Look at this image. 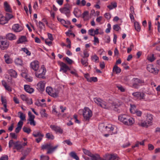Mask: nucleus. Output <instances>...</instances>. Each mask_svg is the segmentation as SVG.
Returning <instances> with one entry per match:
<instances>
[{
  "instance_id": "obj_11",
  "label": "nucleus",
  "mask_w": 160,
  "mask_h": 160,
  "mask_svg": "<svg viewBox=\"0 0 160 160\" xmlns=\"http://www.w3.org/2000/svg\"><path fill=\"white\" fill-rule=\"evenodd\" d=\"M128 116L126 114H122L118 116V120L124 124L126 121L128 120Z\"/></svg>"
},
{
  "instance_id": "obj_28",
  "label": "nucleus",
  "mask_w": 160,
  "mask_h": 160,
  "mask_svg": "<svg viewBox=\"0 0 160 160\" xmlns=\"http://www.w3.org/2000/svg\"><path fill=\"white\" fill-rule=\"evenodd\" d=\"M7 23L6 18L2 14H0V24H4Z\"/></svg>"
},
{
  "instance_id": "obj_51",
  "label": "nucleus",
  "mask_w": 160,
  "mask_h": 160,
  "mask_svg": "<svg viewBox=\"0 0 160 160\" xmlns=\"http://www.w3.org/2000/svg\"><path fill=\"white\" fill-rule=\"evenodd\" d=\"M52 112L54 114L57 115L58 116H59L60 115V113L57 112V111L56 110L55 108V107H54V108L53 107V109L52 110Z\"/></svg>"
},
{
  "instance_id": "obj_62",
  "label": "nucleus",
  "mask_w": 160,
  "mask_h": 160,
  "mask_svg": "<svg viewBox=\"0 0 160 160\" xmlns=\"http://www.w3.org/2000/svg\"><path fill=\"white\" fill-rule=\"evenodd\" d=\"M5 62L7 64L11 63L12 62V60L9 58L5 59Z\"/></svg>"
},
{
  "instance_id": "obj_57",
  "label": "nucleus",
  "mask_w": 160,
  "mask_h": 160,
  "mask_svg": "<svg viewBox=\"0 0 160 160\" xmlns=\"http://www.w3.org/2000/svg\"><path fill=\"white\" fill-rule=\"evenodd\" d=\"M20 97L22 100H29L28 98L24 94L21 95ZM29 100H32V99H31Z\"/></svg>"
},
{
  "instance_id": "obj_5",
  "label": "nucleus",
  "mask_w": 160,
  "mask_h": 160,
  "mask_svg": "<svg viewBox=\"0 0 160 160\" xmlns=\"http://www.w3.org/2000/svg\"><path fill=\"white\" fill-rule=\"evenodd\" d=\"M82 151L83 153L89 156L92 158H93V159H95L96 160H98L100 158V157L99 154H96L94 155L92 154L89 151L83 148Z\"/></svg>"
},
{
  "instance_id": "obj_31",
  "label": "nucleus",
  "mask_w": 160,
  "mask_h": 160,
  "mask_svg": "<svg viewBox=\"0 0 160 160\" xmlns=\"http://www.w3.org/2000/svg\"><path fill=\"white\" fill-rule=\"evenodd\" d=\"M134 25L135 29V30L138 32H139L141 30V27L139 23L138 22H135L134 23Z\"/></svg>"
},
{
  "instance_id": "obj_14",
  "label": "nucleus",
  "mask_w": 160,
  "mask_h": 160,
  "mask_svg": "<svg viewBox=\"0 0 160 160\" xmlns=\"http://www.w3.org/2000/svg\"><path fill=\"white\" fill-rule=\"evenodd\" d=\"M127 118L128 120L126 121V122L124 123L125 125L130 126L132 125L134 123V120L132 118L128 116Z\"/></svg>"
},
{
  "instance_id": "obj_15",
  "label": "nucleus",
  "mask_w": 160,
  "mask_h": 160,
  "mask_svg": "<svg viewBox=\"0 0 160 160\" xmlns=\"http://www.w3.org/2000/svg\"><path fill=\"white\" fill-rule=\"evenodd\" d=\"M41 148L42 150H47V153H50V143H45L42 145Z\"/></svg>"
},
{
  "instance_id": "obj_53",
  "label": "nucleus",
  "mask_w": 160,
  "mask_h": 160,
  "mask_svg": "<svg viewBox=\"0 0 160 160\" xmlns=\"http://www.w3.org/2000/svg\"><path fill=\"white\" fill-rule=\"evenodd\" d=\"M38 27L40 30H41L44 28V24L41 22H39L38 23Z\"/></svg>"
},
{
  "instance_id": "obj_32",
  "label": "nucleus",
  "mask_w": 160,
  "mask_h": 160,
  "mask_svg": "<svg viewBox=\"0 0 160 160\" xmlns=\"http://www.w3.org/2000/svg\"><path fill=\"white\" fill-rule=\"evenodd\" d=\"M76 4L77 5H80V6H84L86 4V2L85 0H82L80 3V0H77Z\"/></svg>"
},
{
  "instance_id": "obj_48",
  "label": "nucleus",
  "mask_w": 160,
  "mask_h": 160,
  "mask_svg": "<svg viewBox=\"0 0 160 160\" xmlns=\"http://www.w3.org/2000/svg\"><path fill=\"white\" fill-rule=\"evenodd\" d=\"M98 81V79L96 77H90L89 80L88 82H97Z\"/></svg>"
},
{
  "instance_id": "obj_26",
  "label": "nucleus",
  "mask_w": 160,
  "mask_h": 160,
  "mask_svg": "<svg viewBox=\"0 0 160 160\" xmlns=\"http://www.w3.org/2000/svg\"><path fill=\"white\" fill-rule=\"evenodd\" d=\"M138 125L144 127H147L148 126L150 125L149 124H148L147 122L145 121H143V120L141 121L138 123Z\"/></svg>"
},
{
  "instance_id": "obj_34",
  "label": "nucleus",
  "mask_w": 160,
  "mask_h": 160,
  "mask_svg": "<svg viewBox=\"0 0 160 160\" xmlns=\"http://www.w3.org/2000/svg\"><path fill=\"white\" fill-rule=\"evenodd\" d=\"M131 108H130V110L132 113H134L135 111L136 110V106L134 104H130Z\"/></svg>"
},
{
  "instance_id": "obj_52",
  "label": "nucleus",
  "mask_w": 160,
  "mask_h": 160,
  "mask_svg": "<svg viewBox=\"0 0 160 160\" xmlns=\"http://www.w3.org/2000/svg\"><path fill=\"white\" fill-rule=\"evenodd\" d=\"M108 28H107L105 32L107 33L110 32V30L111 29V24L110 23H108L107 25Z\"/></svg>"
},
{
  "instance_id": "obj_7",
  "label": "nucleus",
  "mask_w": 160,
  "mask_h": 160,
  "mask_svg": "<svg viewBox=\"0 0 160 160\" xmlns=\"http://www.w3.org/2000/svg\"><path fill=\"white\" fill-rule=\"evenodd\" d=\"M132 95L135 98L140 100L145 99V94L143 92H136L132 93Z\"/></svg>"
},
{
  "instance_id": "obj_17",
  "label": "nucleus",
  "mask_w": 160,
  "mask_h": 160,
  "mask_svg": "<svg viewBox=\"0 0 160 160\" xmlns=\"http://www.w3.org/2000/svg\"><path fill=\"white\" fill-rule=\"evenodd\" d=\"M51 128L53 130L57 132H59L61 134L62 133V130L59 127L55 126V125H51Z\"/></svg>"
},
{
  "instance_id": "obj_36",
  "label": "nucleus",
  "mask_w": 160,
  "mask_h": 160,
  "mask_svg": "<svg viewBox=\"0 0 160 160\" xmlns=\"http://www.w3.org/2000/svg\"><path fill=\"white\" fill-rule=\"evenodd\" d=\"M18 114L19 115V117L20 118L21 121L25 120V115L22 112H18Z\"/></svg>"
},
{
  "instance_id": "obj_10",
  "label": "nucleus",
  "mask_w": 160,
  "mask_h": 160,
  "mask_svg": "<svg viewBox=\"0 0 160 160\" xmlns=\"http://www.w3.org/2000/svg\"><path fill=\"white\" fill-rule=\"evenodd\" d=\"M45 84L43 82L40 81L38 82L37 88L40 92H42L44 90Z\"/></svg>"
},
{
  "instance_id": "obj_43",
  "label": "nucleus",
  "mask_w": 160,
  "mask_h": 160,
  "mask_svg": "<svg viewBox=\"0 0 160 160\" xmlns=\"http://www.w3.org/2000/svg\"><path fill=\"white\" fill-rule=\"evenodd\" d=\"M23 131L28 134H29L31 131L30 128H28L26 127H24L22 128Z\"/></svg>"
},
{
  "instance_id": "obj_3",
  "label": "nucleus",
  "mask_w": 160,
  "mask_h": 160,
  "mask_svg": "<svg viewBox=\"0 0 160 160\" xmlns=\"http://www.w3.org/2000/svg\"><path fill=\"white\" fill-rule=\"evenodd\" d=\"M82 111L84 120L87 121H89L92 115V111L88 107H85Z\"/></svg>"
},
{
  "instance_id": "obj_18",
  "label": "nucleus",
  "mask_w": 160,
  "mask_h": 160,
  "mask_svg": "<svg viewBox=\"0 0 160 160\" xmlns=\"http://www.w3.org/2000/svg\"><path fill=\"white\" fill-rule=\"evenodd\" d=\"M8 73L11 77L13 78H16L17 76V73L13 69H10L8 71Z\"/></svg>"
},
{
  "instance_id": "obj_12",
  "label": "nucleus",
  "mask_w": 160,
  "mask_h": 160,
  "mask_svg": "<svg viewBox=\"0 0 160 160\" xmlns=\"http://www.w3.org/2000/svg\"><path fill=\"white\" fill-rule=\"evenodd\" d=\"M61 67L60 71L62 70L64 73H66L68 70H69V68L68 66L63 62H62L61 63Z\"/></svg>"
},
{
  "instance_id": "obj_64",
  "label": "nucleus",
  "mask_w": 160,
  "mask_h": 160,
  "mask_svg": "<svg viewBox=\"0 0 160 160\" xmlns=\"http://www.w3.org/2000/svg\"><path fill=\"white\" fill-rule=\"evenodd\" d=\"M8 157L7 155H4L0 158V160H8Z\"/></svg>"
},
{
  "instance_id": "obj_38",
  "label": "nucleus",
  "mask_w": 160,
  "mask_h": 160,
  "mask_svg": "<svg viewBox=\"0 0 160 160\" xmlns=\"http://www.w3.org/2000/svg\"><path fill=\"white\" fill-rule=\"evenodd\" d=\"M119 157L117 155H111L109 160H119Z\"/></svg>"
},
{
  "instance_id": "obj_30",
  "label": "nucleus",
  "mask_w": 160,
  "mask_h": 160,
  "mask_svg": "<svg viewBox=\"0 0 160 160\" xmlns=\"http://www.w3.org/2000/svg\"><path fill=\"white\" fill-rule=\"evenodd\" d=\"M27 40L26 37L25 36H22L17 41L18 43H22L25 41Z\"/></svg>"
},
{
  "instance_id": "obj_44",
  "label": "nucleus",
  "mask_w": 160,
  "mask_h": 160,
  "mask_svg": "<svg viewBox=\"0 0 160 160\" xmlns=\"http://www.w3.org/2000/svg\"><path fill=\"white\" fill-rule=\"evenodd\" d=\"M22 50L25 52L28 55L30 56L31 53V52L26 48H22Z\"/></svg>"
},
{
  "instance_id": "obj_47",
  "label": "nucleus",
  "mask_w": 160,
  "mask_h": 160,
  "mask_svg": "<svg viewBox=\"0 0 160 160\" xmlns=\"http://www.w3.org/2000/svg\"><path fill=\"white\" fill-rule=\"evenodd\" d=\"M35 104L38 106H41L43 107L46 106V104L45 103H41L39 101H37L35 103Z\"/></svg>"
},
{
  "instance_id": "obj_41",
  "label": "nucleus",
  "mask_w": 160,
  "mask_h": 160,
  "mask_svg": "<svg viewBox=\"0 0 160 160\" xmlns=\"http://www.w3.org/2000/svg\"><path fill=\"white\" fill-rule=\"evenodd\" d=\"M22 75L28 81L31 82L32 81V78L31 77H28L26 73H23Z\"/></svg>"
},
{
  "instance_id": "obj_24",
  "label": "nucleus",
  "mask_w": 160,
  "mask_h": 160,
  "mask_svg": "<svg viewBox=\"0 0 160 160\" xmlns=\"http://www.w3.org/2000/svg\"><path fill=\"white\" fill-rule=\"evenodd\" d=\"M33 136L35 137H43L44 135L42 134L41 132L40 131H34L32 134Z\"/></svg>"
},
{
  "instance_id": "obj_42",
  "label": "nucleus",
  "mask_w": 160,
  "mask_h": 160,
  "mask_svg": "<svg viewBox=\"0 0 160 160\" xmlns=\"http://www.w3.org/2000/svg\"><path fill=\"white\" fill-rule=\"evenodd\" d=\"M147 59L151 62H152L155 59L154 54H152L147 57Z\"/></svg>"
},
{
  "instance_id": "obj_19",
  "label": "nucleus",
  "mask_w": 160,
  "mask_h": 160,
  "mask_svg": "<svg viewBox=\"0 0 160 160\" xmlns=\"http://www.w3.org/2000/svg\"><path fill=\"white\" fill-rule=\"evenodd\" d=\"M14 62L17 66H22L23 65V61L21 58H17L14 60Z\"/></svg>"
},
{
  "instance_id": "obj_33",
  "label": "nucleus",
  "mask_w": 160,
  "mask_h": 160,
  "mask_svg": "<svg viewBox=\"0 0 160 160\" xmlns=\"http://www.w3.org/2000/svg\"><path fill=\"white\" fill-rule=\"evenodd\" d=\"M113 71L115 72L116 73H119L121 72V69L117 66L115 65L113 68Z\"/></svg>"
},
{
  "instance_id": "obj_59",
  "label": "nucleus",
  "mask_w": 160,
  "mask_h": 160,
  "mask_svg": "<svg viewBox=\"0 0 160 160\" xmlns=\"http://www.w3.org/2000/svg\"><path fill=\"white\" fill-rule=\"evenodd\" d=\"M45 110L44 109H42L40 112V113L42 117H46V114L45 113Z\"/></svg>"
},
{
  "instance_id": "obj_49",
  "label": "nucleus",
  "mask_w": 160,
  "mask_h": 160,
  "mask_svg": "<svg viewBox=\"0 0 160 160\" xmlns=\"http://www.w3.org/2000/svg\"><path fill=\"white\" fill-rule=\"evenodd\" d=\"M92 59L95 62H97L99 61V58L96 55H94L92 57Z\"/></svg>"
},
{
  "instance_id": "obj_1",
  "label": "nucleus",
  "mask_w": 160,
  "mask_h": 160,
  "mask_svg": "<svg viewBox=\"0 0 160 160\" xmlns=\"http://www.w3.org/2000/svg\"><path fill=\"white\" fill-rule=\"evenodd\" d=\"M116 101L117 102H113L112 104L106 102L105 101H94L95 103L98 105L104 108H108L112 105V107L114 106L115 108H116L121 105L120 103L118 101Z\"/></svg>"
},
{
  "instance_id": "obj_37",
  "label": "nucleus",
  "mask_w": 160,
  "mask_h": 160,
  "mask_svg": "<svg viewBox=\"0 0 160 160\" xmlns=\"http://www.w3.org/2000/svg\"><path fill=\"white\" fill-rule=\"evenodd\" d=\"M81 63L82 65L85 67H87L88 64L87 59H81Z\"/></svg>"
},
{
  "instance_id": "obj_50",
  "label": "nucleus",
  "mask_w": 160,
  "mask_h": 160,
  "mask_svg": "<svg viewBox=\"0 0 160 160\" xmlns=\"http://www.w3.org/2000/svg\"><path fill=\"white\" fill-rule=\"evenodd\" d=\"M113 29L117 31L121 29L120 27L118 24H115L113 26Z\"/></svg>"
},
{
  "instance_id": "obj_4",
  "label": "nucleus",
  "mask_w": 160,
  "mask_h": 160,
  "mask_svg": "<svg viewBox=\"0 0 160 160\" xmlns=\"http://www.w3.org/2000/svg\"><path fill=\"white\" fill-rule=\"evenodd\" d=\"M46 72V70L44 65H42L41 68H39L37 71H36L35 74L36 76L38 78H43Z\"/></svg>"
},
{
  "instance_id": "obj_63",
  "label": "nucleus",
  "mask_w": 160,
  "mask_h": 160,
  "mask_svg": "<svg viewBox=\"0 0 160 160\" xmlns=\"http://www.w3.org/2000/svg\"><path fill=\"white\" fill-rule=\"evenodd\" d=\"M148 148L149 150H152L154 149V146L153 145L151 144H148Z\"/></svg>"
},
{
  "instance_id": "obj_54",
  "label": "nucleus",
  "mask_w": 160,
  "mask_h": 160,
  "mask_svg": "<svg viewBox=\"0 0 160 160\" xmlns=\"http://www.w3.org/2000/svg\"><path fill=\"white\" fill-rule=\"evenodd\" d=\"M10 136L12 139H17V136L14 133H10Z\"/></svg>"
},
{
  "instance_id": "obj_13",
  "label": "nucleus",
  "mask_w": 160,
  "mask_h": 160,
  "mask_svg": "<svg viewBox=\"0 0 160 160\" xmlns=\"http://www.w3.org/2000/svg\"><path fill=\"white\" fill-rule=\"evenodd\" d=\"M134 83L133 84V87L135 88H137V85L139 84H142L144 83V81L143 80L140 79L138 78H135L134 79Z\"/></svg>"
},
{
  "instance_id": "obj_55",
  "label": "nucleus",
  "mask_w": 160,
  "mask_h": 160,
  "mask_svg": "<svg viewBox=\"0 0 160 160\" xmlns=\"http://www.w3.org/2000/svg\"><path fill=\"white\" fill-rule=\"evenodd\" d=\"M49 157L48 156H44L42 155L41 156L40 160H49Z\"/></svg>"
},
{
  "instance_id": "obj_6",
  "label": "nucleus",
  "mask_w": 160,
  "mask_h": 160,
  "mask_svg": "<svg viewBox=\"0 0 160 160\" xmlns=\"http://www.w3.org/2000/svg\"><path fill=\"white\" fill-rule=\"evenodd\" d=\"M147 68L149 72L153 74H156L158 73V70L156 68H155L152 65H148Z\"/></svg>"
},
{
  "instance_id": "obj_46",
  "label": "nucleus",
  "mask_w": 160,
  "mask_h": 160,
  "mask_svg": "<svg viewBox=\"0 0 160 160\" xmlns=\"http://www.w3.org/2000/svg\"><path fill=\"white\" fill-rule=\"evenodd\" d=\"M58 145L53 146L51 145V153H53L58 148Z\"/></svg>"
},
{
  "instance_id": "obj_8",
  "label": "nucleus",
  "mask_w": 160,
  "mask_h": 160,
  "mask_svg": "<svg viewBox=\"0 0 160 160\" xmlns=\"http://www.w3.org/2000/svg\"><path fill=\"white\" fill-rule=\"evenodd\" d=\"M9 42L7 40H0V48L2 50L7 49L9 46Z\"/></svg>"
},
{
  "instance_id": "obj_35",
  "label": "nucleus",
  "mask_w": 160,
  "mask_h": 160,
  "mask_svg": "<svg viewBox=\"0 0 160 160\" xmlns=\"http://www.w3.org/2000/svg\"><path fill=\"white\" fill-rule=\"evenodd\" d=\"M6 18L7 20V23L8 21L11 19L13 17V16L10 13H7L6 14V16L5 17Z\"/></svg>"
},
{
  "instance_id": "obj_9",
  "label": "nucleus",
  "mask_w": 160,
  "mask_h": 160,
  "mask_svg": "<svg viewBox=\"0 0 160 160\" xmlns=\"http://www.w3.org/2000/svg\"><path fill=\"white\" fill-rule=\"evenodd\" d=\"M39 62L37 61L32 62L30 63L31 68L35 71H37L39 68Z\"/></svg>"
},
{
  "instance_id": "obj_45",
  "label": "nucleus",
  "mask_w": 160,
  "mask_h": 160,
  "mask_svg": "<svg viewBox=\"0 0 160 160\" xmlns=\"http://www.w3.org/2000/svg\"><path fill=\"white\" fill-rule=\"evenodd\" d=\"M28 115L29 117V118L28 119V121H29V120H33L34 119L35 116L34 115L32 114L31 112L29 111L28 112Z\"/></svg>"
},
{
  "instance_id": "obj_29",
  "label": "nucleus",
  "mask_w": 160,
  "mask_h": 160,
  "mask_svg": "<svg viewBox=\"0 0 160 160\" xmlns=\"http://www.w3.org/2000/svg\"><path fill=\"white\" fill-rule=\"evenodd\" d=\"M49 33H48V38L46 39H44V38L42 37H41V39L45 41V42L46 45H48V46H50V36H49Z\"/></svg>"
},
{
  "instance_id": "obj_21",
  "label": "nucleus",
  "mask_w": 160,
  "mask_h": 160,
  "mask_svg": "<svg viewBox=\"0 0 160 160\" xmlns=\"http://www.w3.org/2000/svg\"><path fill=\"white\" fill-rule=\"evenodd\" d=\"M117 6V3L116 2H112L110 4L108 5L107 7L109 10H111L113 8H116Z\"/></svg>"
},
{
  "instance_id": "obj_16",
  "label": "nucleus",
  "mask_w": 160,
  "mask_h": 160,
  "mask_svg": "<svg viewBox=\"0 0 160 160\" xmlns=\"http://www.w3.org/2000/svg\"><path fill=\"white\" fill-rule=\"evenodd\" d=\"M24 89L26 92L30 93H32L34 91V89L28 85H24Z\"/></svg>"
},
{
  "instance_id": "obj_39",
  "label": "nucleus",
  "mask_w": 160,
  "mask_h": 160,
  "mask_svg": "<svg viewBox=\"0 0 160 160\" xmlns=\"http://www.w3.org/2000/svg\"><path fill=\"white\" fill-rule=\"evenodd\" d=\"M22 148V145L21 144H15L13 149L16 148L17 150H20Z\"/></svg>"
},
{
  "instance_id": "obj_58",
  "label": "nucleus",
  "mask_w": 160,
  "mask_h": 160,
  "mask_svg": "<svg viewBox=\"0 0 160 160\" xmlns=\"http://www.w3.org/2000/svg\"><path fill=\"white\" fill-rule=\"evenodd\" d=\"M31 149L29 148H28L27 149L24 151V154L27 156L30 152Z\"/></svg>"
},
{
  "instance_id": "obj_40",
  "label": "nucleus",
  "mask_w": 160,
  "mask_h": 160,
  "mask_svg": "<svg viewBox=\"0 0 160 160\" xmlns=\"http://www.w3.org/2000/svg\"><path fill=\"white\" fill-rule=\"evenodd\" d=\"M70 155L71 157L75 159L76 160H79V158L76 153L74 152H71L70 153Z\"/></svg>"
},
{
  "instance_id": "obj_22",
  "label": "nucleus",
  "mask_w": 160,
  "mask_h": 160,
  "mask_svg": "<svg viewBox=\"0 0 160 160\" xmlns=\"http://www.w3.org/2000/svg\"><path fill=\"white\" fill-rule=\"evenodd\" d=\"M4 7L5 11L8 12H12V10L9 5L6 2L4 3Z\"/></svg>"
},
{
  "instance_id": "obj_27",
  "label": "nucleus",
  "mask_w": 160,
  "mask_h": 160,
  "mask_svg": "<svg viewBox=\"0 0 160 160\" xmlns=\"http://www.w3.org/2000/svg\"><path fill=\"white\" fill-rule=\"evenodd\" d=\"M2 105H3L4 108H2L1 109L3 110L5 112H7L8 111V109L7 108V105L6 101H2Z\"/></svg>"
},
{
  "instance_id": "obj_25",
  "label": "nucleus",
  "mask_w": 160,
  "mask_h": 160,
  "mask_svg": "<svg viewBox=\"0 0 160 160\" xmlns=\"http://www.w3.org/2000/svg\"><path fill=\"white\" fill-rule=\"evenodd\" d=\"M12 30L15 32H20L21 30L18 24H15L12 27Z\"/></svg>"
},
{
  "instance_id": "obj_56",
  "label": "nucleus",
  "mask_w": 160,
  "mask_h": 160,
  "mask_svg": "<svg viewBox=\"0 0 160 160\" xmlns=\"http://www.w3.org/2000/svg\"><path fill=\"white\" fill-rule=\"evenodd\" d=\"M94 44L96 45L97 43L98 44L99 42L98 38L96 37H94V39L93 40Z\"/></svg>"
},
{
  "instance_id": "obj_20",
  "label": "nucleus",
  "mask_w": 160,
  "mask_h": 160,
  "mask_svg": "<svg viewBox=\"0 0 160 160\" xmlns=\"http://www.w3.org/2000/svg\"><path fill=\"white\" fill-rule=\"evenodd\" d=\"M6 38L7 39L10 40H13L16 39V37L15 35L12 33L7 34L6 35Z\"/></svg>"
},
{
  "instance_id": "obj_23",
  "label": "nucleus",
  "mask_w": 160,
  "mask_h": 160,
  "mask_svg": "<svg viewBox=\"0 0 160 160\" xmlns=\"http://www.w3.org/2000/svg\"><path fill=\"white\" fill-rule=\"evenodd\" d=\"M153 118L152 115L148 114L147 116V118L146 121L147 122L148 124L150 125H151L152 123Z\"/></svg>"
},
{
  "instance_id": "obj_60",
  "label": "nucleus",
  "mask_w": 160,
  "mask_h": 160,
  "mask_svg": "<svg viewBox=\"0 0 160 160\" xmlns=\"http://www.w3.org/2000/svg\"><path fill=\"white\" fill-rule=\"evenodd\" d=\"M108 128L110 129L109 131H112L114 129V128L111 124H109L108 126H106L105 128L107 129Z\"/></svg>"
},
{
  "instance_id": "obj_2",
  "label": "nucleus",
  "mask_w": 160,
  "mask_h": 160,
  "mask_svg": "<svg viewBox=\"0 0 160 160\" xmlns=\"http://www.w3.org/2000/svg\"><path fill=\"white\" fill-rule=\"evenodd\" d=\"M72 8V5L67 3L64 5V7L60 8L59 11L61 13L65 14L67 17H68L70 16Z\"/></svg>"
},
{
  "instance_id": "obj_61",
  "label": "nucleus",
  "mask_w": 160,
  "mask_h": 160,
  "mask_svg": "<svg viewBox=\"0 0 160 160\" xmlns=\"http://www.w3.org/2000/svg\"><path fill=\"white\" fill-rule=\"evenodd\" d=\"M94 29H90L88 30V32L89 34L92 36H94L95 34L94 33Z\"/></svg>"
}]
</instances>
